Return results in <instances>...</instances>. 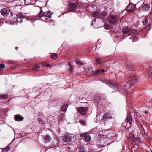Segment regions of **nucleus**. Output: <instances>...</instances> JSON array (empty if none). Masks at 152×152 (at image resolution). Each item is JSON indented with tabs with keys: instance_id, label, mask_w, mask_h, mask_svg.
Listing matches in <instances>:
<instances>
[{
	"instance_id": "nucleus-17",
	"label": "nucleus",
	"mask_w": 152,
	"mask_h": 152,
	"mask_svg": "<svg viewBox=\"0 0 152 152\" xmlns=\"http://www.w3.org/2000/svg\"><path fill=\"white\" fill-rule=\"evenodd\" d=\"M85 72L87 75L92 74V69H88L86 68L85 69Z\"/></svg>"
},
{
	"instance_id": "nucleus-2",
	"label": "nucleus",
	"mask_w": 152,
	"mask_h": 152,
	"mask_svg": "<svg viewBox=\"0 0 152 152\" xmlns=\"http://www.w3.org/2000/svg\"><path fill=\"white\" fill-rule=\"evenodd\" d=\"M104 25L103 19L102 18H95L92 22V25L95 28L101 27Z\"/></svg>"
},
{
	"instance_id": "nucleus-31",
	"label": "nucleus",
	"mask_w": 152,
	"mask_h": 152,
	"mask_svg": "<svg viewBox=\"0 0 152 152\" xmlns=\"http://www.w3.org/2000/svg\"><path fill=\"white\" fill-rule=\"evenodd\" d=\"M101 59L98 58H97L96 59V62L97 63L101 65L102 64V62L101 61Z\"/></svg>"
},
{
	"instance_id": "nucleus-35",
	"label": "nucleus",
	"mask_w": 152,
	"mask_h": 152,
	"mask_svg": "<svg viewBox=\"0 0 152 152\" xmlns=\"http://www.w3.org/2000/svg\"><path fill=\"white\" fill-rule=\"evenodd\" d=\"M132 152H135L137 149V148L135 146H134L132 148Z\"/></svg>"
},
{
	"instance_id": "nucleus-5",
	"label": "nucleus",
	"mask_w": 152,
	"mask_h": 152,
	"mask_svg": "<svg viewBox=\"0 0 152 152\" xmlns=\"http://www.w3.org/2000/svg\"><path fill=\"white\" fill-rule=\"evenodd\" d=\"M77 7L78 5L76 4L70 2L69 3L67 7L69 11L74 12L77 9Z\"/></svg>"
},
{
	"instance_id": "nucleus-12",
	"label": "nucleus",
	"mask_w": 152,
	"mask_h": 152,
	"mask_svg": "<svg viewBox=\"0 0 152 152\" xmlns=\"http://www.w3.org/2000/svg\"><path fill=\"white\" fill-rule=\"evenodd\" d=\"M133 83V80H129L127 83L125 85V87L126 88V89H129L132 86Z\"/></svg>"
},
{
	"instance_id": "nucleus-6",
	"label": "nucleus",
	"mask_w": 152,
	"mask_h": 152,
	"mask_svg": "<svg viewBox=\"0 0 152 152\" xmlns=\"http://www.w3.org/2000/svg\"><path fill=\"white\" fill-rule=\"evenodd\" d=\"M50 11H47L46 12H44L42 10H41L39 13V17H45L48 18H50L51 17V13Z\"/></svg>"
},
{
	"instance_id": "nucleus-3",
	"label": "nucleus",
	"mask_w": 152,
	"mask_h": 152,
	"mask_svg": "<svg viewBox=\"0 0 152 152\" xmlns=\"http://www.w3.org/2000/svg\"><path fill=\"white\" fill-rule=\"evenodd\" d=\"M16 16V17H14L13 18V23L10 22L11 24H17L18 23H16V22L20 23L23 21L22 19L25 18V15L22 14H19L18 15H17Z\"/></svg>"
},
{
	"instance_id": "nucleus-15",
	"label": "nucleus",
	"mask_w": 152,
	"mask_h": 152,
	"mask_svg": "<svg viewBox=\"0 0 152 152\" xmlns=\"http://www.w3.org/2000/svg\"><path fill=\"white\" fill-rule=\"evenodd\" d=\"M78 110L79 112L81 114H84L86 110V107H79L78 108Z\"/></svg>"
},
{
	"instance_id": "nucleus-29",
	"label": "nucleus",
	"mask_w": 152,
	"mask_h": 152,
	"mask_svg": "<svg viewBox=\"0 0 152 152\" xmlns=\"http://www.w3.org/2000/svg\"><path fill=\"white\" fill-rule=\"evenodd\" d=\"M148 23V20L147 18H145L144 20L142 21L143 24L144 25H146Z\"/></svg>"
},
{
	"instance_id": "nucleus-40",
	"label": "nucleus",
	"mask_w": 152,
	"mask_h": 152,
	"mask_svg": "<svg viewBox=\"0 0 152 152\" xmlns=\"http://www.w3.org/2000/svg\"><path fill=\"white\" fill-rule=\"evenodd\" d=\"M105 71L104 70V69H102V70H101L100 72H101L102 73H103V72H104Z\"/></svg>"
},
{
	"instance_id": "nucleus-19",
	"label": "nucleus",
	"mask_w": 152,
	"mask_h": 152,
	"mask_svg": "<svg viewBox=\"0 0 152 152\" xmlns=\"http://www.w3.org/2000/svg\"><path fill=\"white\" fill-rule=\"evenodd\" d=\"M100 69H99L96 72L92 71V74L94 76H96L100 72Z\"/></svg>"
},
{
	"instance_id": "nucleus-8",
	"label": "nucleus",
	"mask_w": 152,
	"mask_h": 152,
	"mask_svg": "<svg viewBox=\"0 0 152 152\" xmlns=\"http://www.w3.org/2000/svg\"><path fill=\"white\" fill-rule=\"evenodd\" d=\"M80 135L81 137H84L83 139L85 142H89L91 141V138L89 135L84 133L80 134Z\"/></svg>"
},
{
	"instance_id": "nucleus-44",
	"label": "nucleus",
	"mask_w": 152,
	"mask_h": 152,
	"mask_svg": "<svg viewBox=\"0 0 152 152\" xmlns=\"http://www.w3.org/2000/svg\"><path fill=\"white\" fill-rule=\"evenodd\" d=\"M18 47H15V49H18Z\"/></svg>"
},
{
	"instance_id": "nucleus-26",
	"label": "nucleus",
	"mask_w": 152,
	"mask_h": 152,
	"mask_svg": "<svg viewBox=\"0 0 152 152\" xmlns=\"http://www.w3.org/2000/svg\"><path fill=\"white\" fill-rule=\"evenodd\" d=\"M10 148L9 146H7L5 148H4L3 150V152H7L10 150Z\"/></svg>"
},
{
	"instance_id": "nucleus-43",
	"label": "nucleus",
	"mask_w": 152,
	"mask_h": 152,
	"mask_svg": "<svg viewBox=\"0 0 152 152\" xmlns=\"http://www.w3.org/2000/svg\"><path fill=\"white\" fill-rule=\"evenodd\" d=\"M128 68L129 69H131L130 68V66H129L128 67Z\"/></svg>"
},
{
	"instance_id": "nucleus-24",
	"label": "nucleus",
	"mask_w": 152,
	"mask_h": 152,
	"mask_svg": "<svg viewBox=\"0 0 152 152\" xmlns=\"http://www.w3.org/2000/svg\"><path fill=\"white\" fill-rule=\"evenodd\" d=\"M0 97L4 98L5 99H6L8 98V95L7 94L1 95L0 96Z\"/></svg>"
},
{
	"instance_id": "nucleus-37",
	"label": "nucleus",
	"mask_w": 152,
	"mask_h": 152,
	"mask_svg": "<svg viewBox=\"0 0 152 152\" xmlns=\"http://www.w3.org/2000/svg\"><path fill=\"white\" fill-rule=\"evenodd\" d=\"M76 62L80 65H82L83 64L81 63V61H80L79 59H77L76 61Z\"/></svg>"
},
{
	"instance_id": "nucleus-42",
	"label": "nucleus",
	"mask_w": 152,
	"mask_h": 152,
	"mask_svg": "<svg viewBox=\"0 0 152 152\" xmlns=\"http://www.w3.org/2000/svg\"><path fill=\"white\" fill-rule=\"evenodd\" d=\"M41 124H44V122H42Z\"/></svg>"
},
{
	"instance_id": "nucleus-23",
	"label": "nucleus",
	"mask_w": 152,
	"mask_h": 152,
	"mask_svg": "<svg viewBox=\"0 0 152 152\" xmlns=\"http://www.w3.org/2000/svg\"><path fill=\"white\" fill-rule=\"evenodd\" d=\"M40 67V66L38 65H35L33 67V69L35 71H37L39 70V68Z\"/></svg>"
},
{
	"instance_id": "nucleus-4",
	"label": "nucleus",
	"mask_w": 152,
	"mask_h": 152,
	"mask_svg": "<svg viewBox=\"0 0 152 152\" xmlns=\"http://www.w3.org/2000/svg\"><path fill=\"white\" fill-rule=\"evenodd\" d=\"M102 81L110 86L111 88L114 89L115 90L119 91L121 90V88H120L118 85L116 84H114L110 81L106 80H103Z\"/></svg>"
},
{
	"instance_id": "nucleus-22",
	"label": "nucleus",
	"mask_w": 152,
	"mask_h": 152,
	"mask_svg": "<svg viewBox=\"0 0 152 152\" xmlns=\"http://www.w3.org/2000/svg\"><path fill=\"white\" fill-rule=\"evenodd\" d=\"M41 18H40V19L44 21H49L50 19L49 18H48L47 17H40Z\"/></svg>"
},
{
	"instance_id": "nucleus-41",
	"label": "nucleus",
	"mask_w": 152,
	"mask_h": 152,
	"mask_svg": "<svg viewBox=\"0 0 152 152\" xmlns=\"http://www.w3.org/2000/svg\"><path fill=\"white\" fill-rule=\"evenodd\" d=\"M148 113V112L147 111H145V114H147Z\"/></svg>"
},
{
	"instance_id": "nucleus-25",
	"label": "nucleus",
	"mask_w": 152,
	"mask_h": 152,
	"mask_svg": "<svg viewBox=\"0 0 152 152\" xmlns=\"http://www.w3.org/2000/svg\"><path fill=\"white\" fill-rule=\"evenodd\" d=\"M42 65L44 67H51V66L49 64H48L47 63H44L42 64Z\"/></svg>"
},
{
	"instance_id": "nucleus-18",
	"label": "nucleus",
	"mask_w": 152,
	"mask_h": 152,
	"mask_svg": "<svg viewBox=\"0 0 152 152\" xmlns=\"http://www.w3.org/2000/svg\"><path fill=\"white\" fill-rule=\"evenodd\" d=\"M147 75L148 77H152V68L149 67L148 68Z\"/></svg>"
},
{
	"instance_id": "nucleus-14",
	"label": "nucleus",
	"mask_w": 152,
	"mask_h": 152,
	"mask_svg": "<svg viewBox=\"0 0 152 152\" xmlns=\"http://www.w3.org/2000/svg\"><path fill=\"white\" fill-rule=\"evenodd\" d=\"M101 12H95L93 15V16L96 17V18H102Z\"/></svg>"
},
{
	"instance_id": "nucleus-1",
	"label": "nucleus",
	"mask_w": 152,
	"mask_h": 152,
	"mask_svg": "<svg viewBox=\"0 0 152 152\" xmlns=\"http://www.w3.org/2000/svg\"><path fill=\"white\" fill-rule=\"evenodd\" d=\"M122 32L124 34H126V35L127 34V36L131 35L132 37L130 38L133 39L132 42H135L137 40V34H136V30L135 29H129L127 27H124L123 28Z\"/></svg>"
},
{
	"instance_id": "nucleus-45",
	"label": "nucleus",
	"mask_w": 152,
	"mask_h": 152,
	"mask_svg": "<svg viewBox=\"0 0 152 152\" xmlns=\"http://www.w3.org/2000/svg\"><path fill=\"white\" fill-rule=\"evenodd\" d=\"M40 120H41V119L39 120L38 121H39V122H40Z\"/></svg>"
},
{
	"instance_id": "nucleus-36",
	"label": "nucleus",
	"mask_w": 152,
	"mask_h": 152,
	"mask_svg": "<svg viewBox=\"0 0 152 152\" xmlns=\"http://www.w3.org/2000/svg\"><path fill=\"white\" fill-rule=\"evenodd\" d=\"M68 133H67V137L68 136ZM72 138H71V137L68 138V137H67V142H70Z\"/></svg>"
},
{
	"instance_id": "nucleus-32",
	"label": "nucleus",
	"mask_w": 152,
	"mask_h": 152,
	"mask_svg": "<svg viewBox=\"0 0 152 152\" xmlns=\"http://www.w3.org/2000/svg\"><path fill=\"white\" fill-rule=\"evenodd\" d=\"M80 152H86V150L83 147H81L80 150Z\"/></svg>"
},
{
	"instance_id": "nucleus-30",
	"label": "nucleus",
	"mask_w": 152,
	"mask_h": 152,
	"mask_svg": "<svg viewBox=\"0 0 152 152\" xmlns=\"http://www.w3.org/2000/svg\"><path fill=\"white\" fill-rule=\"evenodd\" d=\"M54 66L56 67H61L62 66V64H56Z\"/></svg>"
},
{
	"instance_id": "nucleus-9",
	"label": "nucleus",
	"mask_w": 152,
	"mask_h": 152,
	"mask_svg": "<svg viewBox=\"0 0 152 152\" xmlns=\"http://www.w3.org/2000/svg\"><path fill=\"white\" fill-rule=\"evenodd\" d=\"M1 14L4 16H7L10 12V10L7 8H3L0 11Z\"/></svg>"
},
{
	"instance_id": "nucleus-33",
	"label": "nucleus",
	"mask_w": 152,
	"mask_h": 152,
	"mask_svg": "<svg viewBox=\"0 0 152 152\" xmlns=\"http://www.w3.org/2000/svg\"><path fill=\"white\" fill-rule=\"evenodd\" d=\"M79 122L82 125H85L86 123L84 121L82 120H80L79 121Z\"/></svg>"
},
{
	"instance_id": "nucleus-11",
	"label": "nucleus",
	"mask_w": 152,
	"mask_h": 152,
	"mask_svg": "<svg viewBox=\"0 0 152 152\" xmlns=\"http://www.w3.org/2000/svg\"><path fill=\"white\" fill-rule=\"evenodd\" d=\"M126 122H128L130 124H132V117L129 113H128L127 114V118L125 119Z\"/></svg>"
},
{
	"instance_id": "nucleus-39",
	"label": "nucleus",
	"mask_w": 152,
	"mask_h": 152,
	"mask_svg": "<svg viewBox=\"0 0 152 152\" xmlns=\"http://www.w3.org/2000/svg\"><path fill=\"white\" fill-rule=\"evenodd\" d=\"M68 145L67 144V151H70V149L71 148L70 147H69L67 146Z\"/></svg>"
},
{
	"instance_id": "nucleus-7",
	"label": "nucleus",
	"mask_w": 152,
	"mask_h": 152,
	"mask_svg": "<svg viewBox=\"0 0 152 152\" xmlns=\"http://www.w3.org/2000/svg\"><path fill=\"white\" fill-rule=\"evenodd\" d=\"M118 17L116 15H113L108 19V21L110 23L113 24L118 22Z\"/></svg>"
},
{
	"instance_id": "nucleus-16",
	"label": "nucleus",
	"mask_w": 152,
	"mask_h": 152,
	"mask_svg": "<svg viewBox=\"0 0 152 152\" xmlns=\"http://www.w3.org/2000/svg\"><path fill=\"white\" fill-rule=\"evenodd\" d=\"M112 119V117L109 114H105L103 116V119L104 121H105L107 119Z\"/></svg>"
},
{
	"instance_id": "nucleus-48",
	"label": "nucleus",
	"mask_w": 152,
	"mask_h": 152,
	"mask_svg": "<svg viewBox=\"0 0 152 152\" xmlns=\"http://www.w3.org/2000/svg\"><path fill=\"white\" fill-rule=\"evenodd\" d=\"M1 25H0V26H1Z\"/></svg>"
},
{
	"instance_id": "nucleus-28",
	"label": "nucleus",
	"mask_w": 152,
	"mask_h": 152,
	"mask_svg": "<svg viewBox=\"0 0 152 152\" xmlns=\"http://www.w3.org/2000/svg\"><path fill=\"white\" fill-rule=\"evenodd\" d=\"M57 57V55L56 53H53L51 55V57L53 59H56Z\"/></svg>"
},
{
	"instance_id": "nucleus-10",
	"label": "nucleus",
	"mask_w": 152,
	"mask_h": 152,
	"mask_svg": "<svg viewBox=\"0 0 152 152\" xmlns=\"http://www.w3.org/2000/svg\"><path fill=\"white\" fill-rule=\"evenodd\" d=\"M135 6L134 5L130 4L127 6L126 8V10L129 12L133 11L134 9Z\"/></svg>"
},
{
	"instance_id": "nucleus-27",
	"label": "nucleus",
	"mask_w": 152,
	"mask_h": 152,
	"mask_svg": "<svg viewBox=\"0 0 152 152\" xmlns=\"http://www.w3.org/2000/svg\"><path fill=\"white\" fill-rule=\"evenodd\" d=\"M61 110L62 111H66V105L62 106L61 108Z\"/></svg>"
},
{
	"instance_id": "nucleus-20",
	"label": "nucleus",
	"mask_w": 152,
	"mask_h": 152,
	"mask_svg": "<svg viewBox=\"0 0 152 152\" xmlns=\"http://www.w3.org/2000/svg\"><path fill=\"white\" fill-rule=\"evenodd\" d=\"M5 66L4 64H0V74H1L3 73V69L4 68Z\"/></svg>"
},
{
	"instance_id": "nucleus-47",
	"label": "nucleus",
	"mask_w": 152,
	"mask_h": 152,
	"mask_svg": "<svg viewBox=\"0 0 152 152\" xmlns=\"http://www.w3.org/2000/svg\"><path fill=\"white\" fill-rule=\"evenodd\" d=\"M64 141H65V142H66V141H65V140H64Z\"/></svg>"
},
{
	"instance_id": "nucleus-38",
	"label": "nucleus",
	"mask_w": 152,
	"mask_h": 152,
	"mask_svg": "<svg viewBox=\"0 0 152 152\" xmlns=\"http://www.w3.org/2000/svg\"><path fill=\"white\" fill-rule=\"evenodd\" d=\"M138 80L137 79H136L134 80L133 81V83H134L136 84L138 83Z\"/></svg>"
},
{
	"instance_id": "nucleus-21",
	"label": "nucleus",
	"mask_w": 152,
	"mask_h": 152,
	"mask_svg": "<svg viewBox=\"0 0 152 152\" xmlns=\"http://www.w3.org/2000/svg\"><path fill=\"white\" fill-rule=\"evenodd\" d=\"M44 138L45 141L46 142H48L50 141L51 140V139L50 137L48 135H47L45 136Z\"/></svg>"
},
{
	"instance_id": "nucleus-46",
	"label": "nucleus",
	"mask_w": 152,
	"mask_h": 152,
	"mask_svg": "<svg viewBox=\"0 0 152 152\" xmlns=\"http://www.w3.org/2000/svg\"><path fill=\"white\" fill-rule=\"evenodd\" d=\"M138 139H138V138H137V139H137V140H138Z\"/></svg>"
},
{
	"instance_id": "nucleus-13",
	"label": "nucleus",
	"mask_w": 152,
	"mask_h": 152,
	"mask_svg": "<svg viewBox=\"0 0 152 152\" xmlns=\"http://www.w3.org/2000/svg\"><path fill=\"white\" fill-rule=\"evenodd\" d=\"M14 119L17 121H20L23 119V117L21 116L20 115H17L14 116Z\"/></svg>"
},
{
	"instance_id": "nucleus-34",
	"label": "nucleus",
	"mask_w": 152,
	"mask_h": 152,
	"mask_svg": "<svg viewBox=\"0 0 152 152\" xmlns=\"http://www.w3.org/2000/svg\"><path fill=\"white\" fill-rule=\"evenodd\" d=\"M68 65H69V68L70 69V71L71 72H72L74 71L73 68L72 66H71L70 65V64H68Z\"/></svg>"
}]
</instances>
